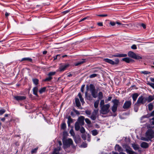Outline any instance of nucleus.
Masks as SVG:
<instances>
[{"instance_id":"obj_2","label":"nucleus","mask_w":154,"mask_h":154,"mask_svg":"<svg viewBox=\"0 0 154 154\" xmlns=\"http://www.w3.org/2000/svg\"><path fill=\"white\" fill-rule=\"evenodd\" d=\"M110 105L109 104H107L103 105L101 107L100 113L103 114H106L109 111V108Z\"/></svg>"},{"instance_id":"obj_11","label":"nucleus","mask_w":154,"mask_h":154,"mask_svg":"<svg viewBox=\"0 0 154 154\" xmlns=\"http://www.w3.org/2000/svg\"><path fill=\"white\" fill-rule=\"evenodd\" d=\"M140 146L142 148L147 149L149 147V144L146 142H143L141 143Z\"/></svg>"},{"instance_id":"obj_59","label":"nucleus","mask_w":154,"mask_h":154,"mask_svg":"<svg viewBox=\"0 0 154 154\" xmlns=\"http://www.w3.org/2000/svg\"><path fill=\"white\" fill-rule=\"evenodd\" d=\"M58 144L59 145V146H58L57 147V148H56L55 149H58V147H60V150L61 149V146H62V142L61 141H58Z\"/></svg>"},{"instance_id":"obj_63","label":"nucleus","mask_w":154,"mask_h":154,"mask_svg":"<svg viewBox=\"0 0 154 154\" xmlns=\"http://www.w3.org/2000/svg\"><path fill=\"white\" fill-rule=\"evenodd\" d=\"M82 146L84 148H85L87 147V144L85 143H83Z\"/></svg>"},{"instance_id":"obj_13","label":"nucleus","mask_w":154,"mask_h":154,"mask_svg":"<svg viewBox=\"0 0 154 154\" xmlns=\"http://www.w3.org/2000/svg\"><path fill=\"white\" fill-rule=\"evenodd\" d=\"M149 118L148 114L147 115L143 116L140 118V121L141 123H143L146 121V119Z\"/></svg>"},{"instance_id":"obj_5","label":"nucleus","mask_w":154,"mask_h":154,"mask_svg":"<svg viewBox=\"0 0 154 154\" xmlns=\"http://www.w3.org/2000/svg\"><path fill=\"white\" fill-rule=\"evenodd\" d=\"M103 60L106 62L112 65L117 64L119 62V60L118 58L116 59L114 61L108 58L104 59H103Z\"/></svg>"},{"instance_id":"obj_22","label":"nucleus","mask_w":154,"mask_h":154,"mask_svg":"<svg viewBox=\"0 0 154 154\" xmlns=\"http://www.w3.org/2000/svg\"><path fill=\"white\" fill-rule=\"evenodd\" d=\"M60 147H58V149H54V151L52 154H61L59 152V151L60 150Z\"/></svg>"},{"instance_id":"obj_34","label":"nucleus","mask_w":154,"mask_h":154,"mask_svg":"<svg viewBox=\"0 0 154 154\" xmlns=\"http://www.w3.org/2000/svg\"><path fill=\"white\" fill-rule=\"evenodd\" d=\"M99 100L102 99L103 98V94L102 92H99L98 94Z\"/></svg>"},{"instance_id":"obj_1","label":"nucleus","mask_w":154,"mask_h":154,"mask_svg":"<svg viewBox=\"0 0 154 154\" xmlns=\"http://www.w3.org/2000/svg\"><path fill=\"white\" fill-rule=\"evenodd\" d=\"M63 147L65 151L67 152L70 151V146L74 150L75 149L76 147L73 143V141L71 138H68L63 140Z\"/></svg>"},{"instance_id":"obj_52","label":"nucleus","mask_w":154,"mask_h":154,"mask_svg":"<svg viewBox=\"0 0 154 154\" xmlns=\"http://www.w3.org/2000/svg\"><path fill=\"white\" fill-rule=\"evenodd\" d=\"M86 122L88 124H91V122L88 119L86 118L85 119Z\"/></svg>"},{"instance_id":"obj_12","label":"nucleus","mask_w":154,"mask_h":154,"mask_svg":"<svg viewBox=\"0 0 154 154\" xmlns=\"http://www.w3.org/2000/svg\"><path fill=\"white\" fill-rule=\"evenodd\" d=\"M146 101L148 103H150L154 100V94L153 95H149L146 97Z\"/></svg>"},{"instance_id":"obj_23","label":"nucleus","mask_w":154,"mask_h":154,"mask_svg":"<svg viewBox=\"0 0 154 154\" xmlns=\"http://www.w3.org/2000/svg\"><path fill=\"white\" fill-rule=\"evenodd\" d=\"M153 103H150L148 105V109L149 111H151L153 109Z\"/></svg>"},{"instance_id":"obj_43","label":"nucleus","mask_w":154,"mask_h":154,"mask_svg":"<svg viewBox=\"0 0 154 154\" xmlns=\"http://www.w3.org/2000/svg\"><path fill=\"white\" fill-rule=\"evenodd\" d=\"M117 107L112 106V110L113 113H115L117 110Z\"/></svg>"},{"instance_id":"obj_4","label":"nucleus","mask_w":154,"mask_h":154,"mask_svg":"<svg viewBox=\"0 0 154 154\" xmlns=\"http://www.w3.org/2000/svg\"><path fill=\"white\" fill-rule=\"evenodd\" d=\"M147 101L146 97L140 96L139 97L137 102V104L139 105L144 104Z\"/></svg>"},{"instance_id":"obj_35","label":"nucleus","mask_w":154,"mask_h":154,"mask_svg":"<svg viewBox=\"0 0 154 154\" xmlns=\"http://www.w3.org/2000/svg\"><path fill=\"white\" fill-rule=\"evenodd\" d=\"M91 94L93 97L94 98H96L97 97V92H95V91L91 92Z\"/></svg>"},{"instance_id":"obj_14","label":"nucleus","mask_w":154,"mask_h":154,"mask_svg":"<svg viewBox=\"0 0 154 154\" xmlns=\"http://www.w3.org/2000/svg\"><path fill=\"white\" fill-rule=\"evenodd\" d=\"M127 56V54H117L112 56V57H124Z\"/></svg>"},{"instance_id":"obj_60","label":"nucleus","mask_w":154,"mask_h":154,"mask_svg":"<svg viewBox=\"0 0 154 154\" xmlns=\"http://www.w3.org/2000/svg\"><path fill=\"white\" fill-rule=\"evenodd\" d=\"M131 48L133 49H137V47L135 45H133L131 46Z\"/></svg>"},{"instance_id":"obj_29","label":"nucleus","mask_w":154,"mask_h":154,"mask_svg":"<svg viewBox=\"0 0 154 154\" xmlns=\"http://www.w3.org/2000/svg\"><path fill=\"white\" fill-rule=\"evenodd\" d=\"M90 89L91 92L95 91L94 85L92 84H91L89 85Z\"/></svg>"},{"instance_id":"obj_36","label":"nucleus","mask_w":154,"mask_h":154,"mask_svg":"<svg viewBox=\"0 0 154 154\" xmlns=\"http://www.w3.org/2000/svg\"><path fill=\"white\" fill-rule=\"evenodd\" d=\"M96 115H95V114L92 113L90 117L91 119L93 120H95L96 119Z\"/></svg>"},{"instance_id":"obj_57","label":"nucleus","mask_w":154,"mask_h":154,"mask_svg":"<svg viewBox=\"0 0 154 154\" xmlns=\"http://www.w3.org/2000/svg\"><path fill=\"white\" fill-rule=\"evenodd\" d=\"M85 113L88 115H90L91 114V111L89 110H86L85 111Z\"/></svg>"},{"instance_id":"obj_15","label":"nucleus","mask_w":154,"mask_h":154,"mask_svg":"<svg viewBox=\"0 0 154 154\" xmlns=\"http://www.w3.org/2000/svg\"><path fill=\"white\" fill-rule=\"evenodd\" d=\"M69 66L68 64H65L62 66H61L60 68V71H64L66 68H67Z\"/></svg>"},{"instance_id":"obj_54","label":"nucleus","mask_w":154,"mask_h":154,"mask_svg":"<svg viewBox=\"0 0 154 154\" xmlns=\"http://www.w3.org/2000/svg\"><path fill=\"white\" fill-rule=\"evenodd\" d=\"M5 112V110L4 109H2L0 110V115H2L4 114Z\"/></svg>"},{"instance_id":"obj_31","label":"nucleus","mask_w":154,"mask_h":154,"mask_svg":"<svg viewBox=\"0 0 154 154\" xmlns=\"http://www.w3.org/2000/svg\"><path fill=\"white\" fill-rule=\"evenodd\" d=\"M140 105L138 104H137V102L134 104V110L135 112H137L138 110L139 107Z\"/></svg>"},{"instance_id":"obj_50","label":"nucleus","mask_w":154,"mask_h":154,"mask_svg":"<svg viewBox=\"0 0 154 154\" xmlns=\"http://www.w3.org/2000/svg\"><path fill=\"white\" fill-rule=\"evenodd\" d=\"M97 75V74H93L89 76V77L91 78H93L96 77Z\"/></svg>"},{"instance_id":"obj_19","label":"nucleus","mask_w":154,"mask_h":154,"mask_svg":"<svg viewBox=\"0 0 154 154\" xmlns=\"http://www.w3.org/2000/svg\"><path fill=\"white\" fill-rule=\"evenodd\" d=\"M115 150L120 152L123 151L122 148L119 145L116 144L115 146Z\"/></svg>"},{"instance_id":"obj_44","label":"nucleus","mask_w":154,"mask_h":154,"mask_svg":"<svg viewBox=\"0 0 154 154\" xmlns=\"http://www.w3.org/2000/svg\"><path fill=\"white\" fill-rule=\"evenodd\" d=\"M69 133L73 137H74L75 136V134L72 129L70 130L69 131Z\"/></svg>"},{"instance_id":"obj_39","label":"nucleus","mask_w":154,"mask_h":154,"mask_svg":"<svg viewBox=\"0 0 154 154\" xmlns=\"http://www.w3.org/2000/svg\"><path fill=\"white\" fill-rule=\"evenodd\" d=\"M46 87H44L41 89L39 91V92L40 94H42L43 92H44L46 90Z\"/></svg>"},{"instance_id":"obj_18","label":"nucleus","mask_w":154,"mask_h":154,"mask_svg":"<svg viewBox=\"0 0 154 154\" xmlns=\"http://www.w3.org/2000/svg\"><path fill=\"white\" fill-rule=\"evenodd\" d=\"M113 103V106L118 107V105L119 103V101L117 99H114L112 101Z\"/></svg>"},{"instance_id":"obj_41","label":"nucleus","mask_w":154,"mask_h":154,"mask_svg":"<svg viewBox=\"0 0 154 154\" xmlns=\"http://www.w3.org/2000/svg\"><path fill=\"white\" fill-rule=\"evenodd\" d=\"M56 73V72H51L48 73V76L52 77V76L54 75Z\"/></svg>"},{"instance_id":"obj_9","label":"nucleus","mask_w":154,"mask_h":154,"mask_svg":"<svg viewBox=\"0 0 154 154\" xmlns=\"http://www.w3.org/2000/svg\"><path fill=\"white\" fill-rule=\"evenodd\" d=\"M131 145L134 150H137L139 152L140 151V146L138 144L134 143L131 144Z\"/></svg>"},{"instance_id":"obj_37","label":"nucleus","mask_w":154,"mask_h":154,"mask_svg":"<svg viewBox=\"0 0 154 154\" xmlns=\"http://www.w3.org/2000/svg\"><path fill=\"white\" fill-rule=\"evenodd\" d=\"M122 60L127 63H129L131 59L128 57H125L122 59Z\"/></svg>"},{"instance_id":"obj_56","label":"nucleus","mask_w":154,"mask_h":154,"mask_svg":"<svg viewBox=\"0 0 154 154\" xmlns=\"http://www.w3.org/2000/svg\"><path fill=\"white\" fill-rule=\"evenodd\" d=\"M148 84L149 86H150L153 88L154 89V83H148Z\"/></svg>"},{"instance_id":"obj_17","label":"nucleus","mask_w":154,"mask_h":154,"mask_svg":"<svg viewBox=\"0 0 154 154\" xmlns=\"http://www.w3.org/2000/svg\"><path fill=\"white\" fill-rule=\"evenodd\" d=\"M38 91V88L37 87H35L33 88V94L38 97V95L37 94V92Z\"/></svg>"},{"instance_id":"obj_58","label":"nucleus","mask_w":154,"mask_h":154,"mask_svg":"<svg viewBox=\"0 0 154 154\" xmlns=\"http://www.w3.org/2000/svg\"><path fill=\"white\" fill-rule=\"evenodd\" d=\"M85 87V85H82V87H81V91L82 92H84Z\"/></svg>"},{"instance_id":"obj_21","label":"nucleus","mask_w":154,"mask_h":154,"mask_svg":"<svg viewBox=\"0 0 154 154\" xmlns=\"http://www.w3.org/2000/svg\"><path fill=\"white\" fill-rule=\"evenodd\" d=\"M73 122V120L71 118L70 116H69L68 117L67 124L68 127H69L71 123Z\"/></svg>"},{"instance_id":"obj_61","label":"nucleus","mask_w":154,"mask_h":154,"mask_svg":"<svg viewBox=\"0 0 154 154\" xmlns=\"http://www.w3.org/2000/svg\"><path fill=\"white\" fill-rule=\"evenodd\" d=\"M98 112V109H94L92 113L95 114V115H97Z\"/></svg>"},{"instance_id":"obj_38","label":"nucleus","mask_w":154,"mask_h":154,"mask_svg":"<svg viewBox=\"0 0 154 154\" xmlns=\"http://www.w3.org/2000/svg\"><path fill=\"white\" fill-rule=\"evenodd\" d=\"M38 149V147H37L36 148L33 149L31 151L32 154H35L36 153Z\"/></svg>"},{"instance_id":"obj_53","label":"nucleus","mask_w":154,"mask_h":154,"mask_svg":"<svg viewBox=\"0 0 154 154\" xmlns=\"http://www.w3.org/2000/svg\"><path fill=\"white\" fill-rule=\"evenodd\" d=\"M141 140L145 141H148L149 140V139L147 138V137H142L141 139Z\"/></svg>"},{"instance_id":"obj_64","label":"nucleus","mask_w":154,"mask_h":154,"mask_svg":"<svg viewBox=\"0 0 154 154\" xmlns=\"http://www.w3.org/2000/svg\"><path fill=\"white\" fill-rule=\"evenodd\" d=\"M111 26H114L115 24H116V23L114 22H113V21H111L110 22V23H109Z\"/></svg>"},{"instance_id":"obj_42","label":"nucleus","mask_w":154,"mask_h":154,"mask_svg":"<svg viewBox=\"0 0 154 154\" xmlns=\"http://www.w3.org/2000/svg\"><path fill=\"white\" fill-rule=\"evenodd\" d=\"M52 77L50 76H48V77L46 78L44 80V81H51L52 79Z\"/></svg>"},{"instance_id":"obj_49","label":"nucleus","mask_w":154,"mask_h":154,"mask_svg":"<svg viewBox=\"0 0 154 154\" xmlns=\"http://www.w3.org/2000/svg\"><path fill=\"white\" fill-rule=\"evenodd\" d=\"M141 73L143 74H149L150 73V72H148V71H141Z\"/></svg>"},{"instance_id":"obj_55","label":"nucleus","mask_w":154,"mask_h":154,"mask_svg":"<svg viewBox=\"0 0 154 154\" xmlns=\"http://www.w3.org/2000/svg\"><path fill=\"white\" fill-rule=\"evenodd\" d=\"M112 98V97H109L108 98L105 100V103H107L108 101H110L111 99Z\"/></svg>"},{"instance_id":"obj_6","label":"nucleus","mask_w":154,"mask_h":154,"mask_svg":"<svg viewBox=\"0 0 154 154\" xmlns=\"http://www.w3.org/2000/svg\"><path fill=\"white\" fill-rule=\"evenodd\" d=\"M125 147V151L128 154H137V153L133 151L132 149L129 146Z\"/></svg>"},{"instance_id":"obj_20","label":"nucleus","mask_w":154,"mask_h":154,"mask_svg":"<svg viewBox=\"0 0 154 154\" xmlns=\"http://www.w3.org/2000/svg\"><path fill=\"white\" fill-rule=\"evenodd\" d=\"M136 54L134 52L130 51L128 53V55L130 57H132L134 59L135 58Z\"/></svg>"},{"instance_id":"obj_16","label":"nucleus","mask_w":154,"mask_h":154,"mask_svg":"<svg viewBox=\"0 0 154 154\" xmlns=\"http://www.w3.org/2000/svg\"><path fill=\"white\" fill-rule=\"evenodd\" d=\"M86 59H82L80 61L76 63L75 64V65L76 66H78L79 65H80L86 62Z\"/></svg>"},{"instance_id":"obj_25","label":"nucleus","mask_w":154,"mask_h":154,"mask_svg":"<svg viewBox=\"0 0 154 154\" xmlns=\"http://www.w3.org/2000/svg\"><path fill=\"white\" fill-rule=\"evenodd\" d=\"M75 101L76 106L78 107L79 108L81 106V103L79 99L78 98H75Z\"/></svg>"},{"instance_id":"obj_40","label":"nucleus","mask_w":154,"mask_h":154,"mask_svg":"<svg viewBox=\"0 0 154 154\" xmlns=\"http://www.w3.org/2000/svg\"><path fill=\"white\" fill-rule=\"evenodd\" d=\"M32 81L34 84L37 85L38 84V80L37 79H32Z\"/></svg>"},{"instance_id":"obj_8","label":"nucleus","mask_w":154,"mask_h":154,"mask_svg":"<svg viewBox=\"0 0 154 154\" xmlns=\"http://www.w3.org/2000/svg\"><path fill=\"white\" fill-rule=\"evenodd\" d=\"M84 119L85 117L83 116H80L77 122H78L81 125H83L84 124Z\"/></svg>"},{"instance_id":"obj_48","label":"nucleus","mask_w":154,"mask_h":154,"mask_svg":"<svg viewBox=\"0 0 154 154\" xmlns=\"http://www.w3.org/2000/svg\"><path fill=\"white\" fill-rule=\"evenodd\" d=\"M104 101L103 100H101L100 102V107L103 106V105H105L104 104Z\"/></svg>"},{"instance_id":"obj_28","label":"nucleus","mask_w":154,"mask_h":154,"mask_svg":"<svg viewBox=\"0 0 154 154\" xmlns=\"http://www.w3.org/2000/svg\"><path fill=\"white\" fill-rule=\"evenodd\" d=\"M91 133L93 135L95 136L98 134L99 131L96 129H94L91 131Z\"/></svg>"},{"instance_id":"obj_26","label":"nucleus","mask_w":154,"mask_h":154,"mask_svg":"<svg viewBox=\"0 0 154 154\" xmlns=\"http://www.w3.org/2000/svg\"><path fill=\"white\" fill-rule=\"evenodd\" d=\"M85 95L86 98L89 100H92V97L90 94H87V92H86L85 94Z\"/></svg>"},{"instance_id":"obj_32","label":"nucleus","mask_w":154,"mask_h":154,"mask_svg":"<svg viewBox=\"0 0 154 154\" xmlns=\"http://www.w3.org/2000/svg\"><path fill=\"white\" fill-rule=\"evenodd\" d=\"M78 96L80 99V100L82 103H84L85 102L84 100V99L82 97V95L81 94L79 93L78 94Z\"/></svg>"},{"instance_id":"obj_33","label":"nucleus","mask_w":154,"mask_h":154,"mask_svg":"<svg viewBox=\"0 0 154 154\" xmlns=\"http://www.w3.org/2000/svg\"><path fill=\"white\" fill-rule=\"evenodd\" d=\"M100 101L99 100H96L94 103V106L95 108H97L98 106V104L99 103Z\"/></svg>"},{"instance_id":"obj_24","label":"nucleus","mask_w":154,"mask_h":154,"mask_svg":"<svg viewBox=\"0 0 154 154\" xmlns=\"http://www.w3.org/2000/svg\"><path fill=\"white\" fill-rule=\"evenodd\" d=\"M26 61L29 62H31L32 61V58L29 57H25L23 58L22 60H20V61Z\"/></svg>"},{"instance_id":"obj_3","label":"nucleus","mask_w":154,"mask_h":154,"mask_svg":"<svg viewBox=\"0 0 154 154\" xmlns=\"http://www.w3.org/2000/svg\"><path fill=\"white\" fill-rule=\"evenodd\" d=\"M145 136L149 139L150 140L154 137V131L152 129H149L146 131L145 133Z\"/></svg>"},{"instance_id":"obj_62","label":"nucleus","mask_w":154,"mask_h":154,"mask_svg":"<svg viewBox=\"0 0 154 154\" xmlns=\"http://www.w3.org/2000/svg\"><path fill=\"white\" fill-rule=\"evenodd\" d=\"M150 120H152V121L151 122V124L152 125H154V117H152L151 119H150Z\"/></svg>"},{"instance_id":"obj_10","label":"nucleus","mask_w":154,"mask_h":154,"mask_svg":"<svg viewBox=\"0 0 154 154\" xmlns=\"http://www.w3.org/2000/svg\"><path fill=\"white\" fill-rule=\"evenodd\" d=\"M14 99L17 101H21L26 99V97L24 96H16L14 97Z\"/></svg>"},{"instance_id":"obj_51","label":"nucleus","mask_w":154,"mask_h":154,"mask_svg":"<svg viewBox=\"0 0 154 154\" xmlns=\"http://www.w3.org/2000/svg\"><path fill=\"white\" fill-rule=\"evenodd\" d=\"M80 131L82 133H84L85 132V130L83 127H82L80 129Z\"/></svg>"},{"instance_id":"obj_45","label":"nucleus","mask_w":154,"mask_h":154,"mask_svg":"<svg viewBox=\"0 0 154 154\" xmlns=\"http://www.w3.org/2000/svg\"><path fill=\"white\" fill-rule=\"evenodd\" d=\"M148 115L149 118L150 117H154V110L152 111L150 113L148 114Z\"/></svg>"},{"instance_id":"obj_46","label":"nucleus","mask_w":154,"mask_h":154,"mask_svg":"<svg viewBox=\"0 0 154 154\" xmlns=\"http://www.w3.org/2000/svg\"><path fill=\"white\" fill-rule=\"evenodd\" d=\"M142 58L141 56H140L138 54H136L135 55V58H134V59H138V60Z\"/></svg>"},{"instance_id":"obj_7","label":"nucleus","mask_w":154,"mask_h":154,"mask_svg":"<svg viewBox=\"0 0 154 154\" xmlns=\"http://www.w3.org/2000/svg\"><path fill=\"white\" fill-rule=\"evenodd\" d=\"M131 104V102L130 101H126L123 106V108L124 109H127L130 108Z\"/></svg>"},{"instance_id":"obj_47","label":"nucleus","mask_w":154,"mask_h":154,"mask_svg":"<svg viewBox=\"0 0 154 154\" xmlns=\"http://www.w3.org/2000/svg\"><path fill=\"white\" fill-rule=\"evenodd\" d=\"M66 124L65 122H63L62 123L61 125V128L63 129L64 130L66 128Z\"/></svg>"},{"instance_id":"obj_27","label":"nucleus","mask_w":154,"mask_h":154,"mask_svg":"<svg viewBox=\"0 0 154 154\" xmlns=\"http://www.w3.org/2000/svg\"><path fill=\"white\" fill-rule=\"evenodd\" d=\"M80 124H79L78 122H76L75 123V130L77 131H79L80 128V127L79 126Z\"/></svg>"},{"instance_id":"obj_30","label":"nucleus","mask_w":154,"mask_h":154,"mask_svg":"<svg viewBox=\"0 0 154 154\" xmlns=\"http://www.w3.org/2000/svg\"><path fill=\"white\" fill-rule=\"evenodd\" d=\"M138 96V94L137 93H134L133 94L132 98L134 102L136 101V100Z\"/></svg>"}]
</instances>
